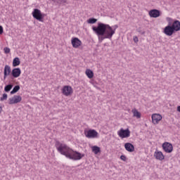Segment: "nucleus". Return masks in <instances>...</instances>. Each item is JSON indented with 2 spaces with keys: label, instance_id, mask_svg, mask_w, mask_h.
<instances>
[{
  "label": "nucleus",
  "instance_id": "obj_1",
  "mask_svg": "<svg viewBox=\"0 0 180 180\" xmlns=\"http://www.w3.org/2000/svg\"><path fill=\"white\" fill-rule=\"evenodd\" d=\"M93 32L97 34L99 43H102L105 39H112L115 34V30L108 24L98 22L96 27H92Z\"/></svg>",
  "mask_w": 180,
  "mask_h": 180
},
{
  "label": "nucleus",
  "instance_id": "obj_2",
  "mask_svg": "<svg viewBox=\"0 0 180 180\" xmlns=\"http://www.w3.org/2000/svg\"><path fill=\"white\" fill-rule=\"evenodd\" d=\"M57 150L58 153L62 154V155H65L66 158L72 160V161H79V160H82L83 157H85L84 154L73 150L65 144H60L57 147Z\"/></svg>",
  "mask_w": 180,
  "mask_h": 180
},
{
  "label": "nucleus",
  "instance_id": "obj_3",
  "mask_svg": "<svg viewBox=\"0 0 180 180\" xmlns=\"http://www.w3.org/2000/svg\"><path fill=\"white\" fill-rule=\"evenodd\" d=\"M34 19L39 20V22H43V19L46 16V14L42 13L39 8H34L32 13Z\"/></svg>",
  "mask_w": 180,
  "mask_h": 180
},
{
  "label": "nucleus",
  "instance_id": "obj_4",
  "mask_svg": "<svg viewBox=\"0 0 180 180\" xmlns=\"http://www.w3.org/2000/svg\"><path fill=\"white\" fill-rule=\"evenodd\" d=\"M117 135L120 139H129L130 137V130L129 129H124L122 128L117 131Z\"/></svg>",
  "mask_w": 180,
  "mask_h": 180
},
{
  "label": "nucleus",
  "instance_id": "obj_5",
  "mask_svg": "<svg viewBox=\"0 0 180 180\" xmlns=\"http://www.w3.org/2000/svg\"><path fill=\"white\" fill-rule=\"evenodd\" d=\"M84 136L87 139H96L98 137V131L95 129H89L84 131Z\"/></svg>",
  "mask_w": 180,
  "mask_h": 180
},
{
  "label": "nucleus",
  "instance_id": "obj_6",
  "mask_svg": "<svg viewBox=\"0 0 180 180\" xmlns=\"http://www.w3.org/2000/svg\"><path fill=\"white\" fill-rule=\"evenodd\" d=\"M20 102H22V96H20L15 95L13 97L8 99L9 105H15L20 103Z\"/></svg>",
  "mask_w": 180,
  "mask_h": 180
},
{
  "label": "nucleus",
  "instance_id": "obj_7",
  "mask_svg": "<svg viewBox=\"0 0 180 180\" xmlns=\"http://www.w3.org/2000/svg\"><path fill=\"white\" fill-rule=\"evenodd\" d=\"M163 33L166 34V36H172L175 33V31L172 25H168L164 28Z\"/></svg>",
  "mask_w": 180,
  "mask_h": 180
},
{
  "label": "nucleus",
  "instance_id": "obj_8",
  "mask_svg": "<svg viewBox=\"0 0 180 180\" xmlns=\"http://www.w3.org/2000/svg\"><path fill=\"white\" fill-rule=\"evenodd\" d=\"M161 120H162V115L160 114L152 115V123H153V124H158Z\"/></svg>",
  "mask_w": 180,
  "mask_h": 180
},
{
  "label": "nucleus",
  "instance_id": "obj_9",
  "mask_svg": "<svg viewBox=\"0 0 180 180\" xmlns=\"http://www.w3.org/2000/svg\"><path fill=\"white\" fill-rule=\"evenodd\" d=\"M62 94H63L65 96H70V95L72 94V87H71V86H64L62 89Z\"/></svg>",
  "mask_w": 180,
  "mask_h": 180
},
{
  "label": "nucleus",
  "instance_id": "obj_10",
  "mask_svg": "<svg viewBox=\"0 0 180 180\" xmlns=\"http://www.w3.org/2000/svg\"><path fill=\"white\" fill-rule=\"evenodd\" d=\"M162 148L165 153H172V150H174V147H172V144L165 142L162 144Z\"/></svg>",
  "mask_w": 180,
  "mask_h": 180
},
{
  "label": "nucleus",
  "instance_id": "obj_11",
  "mask_svg": "<svg viewBox=\"0 0 180 180\" xmlns=\"http://www.w3.org/2000/svg\"><path fill=\"white\" fill-rule=\"evenodd\" d=\"M22 74V70L19 68H15L11 70V75L13 78H19Z\"/></svg>",
  "mask_w": 180,
  "mask_h": 180
},
{
  "label": "nucleus",
  "instance_id": "obj_12",
  "mask_svg": "<svg viewBox=\"0 0 180 180\" xmlns=\"http://www.w3.org/2000/svg\"><path fill=\"white\" fill-rule=\"evenodd\" d=\"M12 74L11 66L6 65L4 70V79H6L7 77H9Z\"/></svg>",
  "mask_w": 180,
  "mask_h": 180
},
{
  "label": "nucleus",
  "instance_id": "obj_13",
  "mask_svg": "<svg viewBox=\"0 0 180 180\" xmlns=\"http://www.w3.org/2000/svg\"><path fill=\"white\" fill-rule=\"evenodd\" d=\"M81 44H82V41L79 39L75 37L72 39V46L74 49H78Z\"/></svg>",
  "mask_w": 180,
  "mask_h": 180
},
{
  "label": "nucleus",
  "instance_id": "obj_14",
  "mask_svg": "<svg viewBox=\"0 0 180 180\" xmlns=\"http://www.w3.org/2000/svg\"><path fill=\"white\" fill-rule=\"evenodd\" d=\"M161 15L159 10L157 9H153L149 11V15L150 18H159V16Z\"/></svg>",
  "mask_w": 180,
  "mask_h": 180
},
{
  "label": "nucleus",
  "instance_id": "obj_15",
  "mask_svg": "<svg viewBox=\"0 0 180 180\" xmlns=\"http://www.w3.org/2000/svg\"><path fill=\"white\" fill-rule=\"evenodd\" d=\"M171 26H172L173 30H174V32H179V30H180L179 20H174Z\"/></svg>",
  "mask_w": 180,
  "mask_h": 180
},
{
  "label": "nucleus",
  "instance_id": "obj_16",
  "mask_svg": "<svg viewBox=\"0 0 180 180\" xmlns=\"http://www.w3.org/2000/svg\"><path fill=\"white\" fill-rule=\"evenodd\" d=\"M154 157L156 158V160H159V161H162V160L165 158V156H164V154H162V152L161 151H155L154 153Z\"/></svg>",
  "mask_w": 180,
  "mask_h": 180
},
{
  "label": "nucleus",
  "instance_id": "obj_17",
  "mask_svg": "<svg viewBox=\"0 0 180 180\" xmlns=\"http://www.w3.org/2000/svg\"><path fill=\"white\" fill-rule=\"evenodd\" d=\"M124 148L129 153H133V151H134V146L131 143H126L124 144Z\"/></svg>",
  "mask_w": 180,
  "mask_h": 180
},
{
  "label": "nucleus",
  "instance_id": "obj_18",
  "mask_svg": "<svg viewBox=\"0 0 180 180\" xmlns=\"http://www.w3.org/2000/svg\"><path fill=\"white\" fill-rule=\"evenodd\" d=\"M131 112L134 117H136V119H140L141 117V113H140L137 109L134 108L131 110Z\"/></svg>",
  "mask_w": 180,
  "mask_h": 180
},
{
  "label": "nucleus",
  "instance_id": "obj_19",
  "mask_svg": "<svg viewBox=\"0 0 180 180\" xmlns=\"http://www.w3.org/2000/svg\"><path fill=\"white\" fill-rule=\"evenodd\" d=\"M91 150L93 151V153H94V154H99V153H101V148H99V146H94L91 147Z\"/></svg>",
  "mask_w": 180,
  "mask_h": 180
},
{
  "label": "nucleus",
  "instance_id": "obj_20",
  "mask_svg": "<svg viewBox=\"0 0 180 180\" xmlns=\"http://www.w3.org/2000/svg\"><path fill=\"white\" fill-rule=\"evenodd\" d=\"M18 65H20V60L19 58H15L13 60V67H18Z\"/></svg>",
  "mask_w": 180,
  "mask_h": 180
},
{
  "label": "nucleus",
  "instance_id": "obj_21",
  "mask_svg": "<svg viewBox=\"0 0 180 180\" xmlns=\"http://www.w3.org/2000/svg\"><path fill=\"white\" fill-rule=\"evenodd\" d=\"M86 75L88 77V78H94V72L89 69H87L86 70Z\"/></svg>",
  "mask_w": 180,
  "mask_h": 180
},
{
  "label": "nucleus",
  "instance_id": "obj_22",
  "mask_svg": "<svg viewBox=\"0 0 180 180\" xmlns=\"http://www.w3.org/2000/svg\"><path fill=\"white\" fill-rule=\"evenodd\" d=\"M56 5H61V4H67L68 0H51Z\"/></svg>",
  "mask_w": 180,
  "mask_h": 180
},
{
  "label": "nucleus",
  "instance_id": "obj_23",
  "mask_svg": "<svg viewBox=\"0 0 180 180\" xmlns=\"http://www.w3.org/2000/svg\"><path fill=\"white\" fill-rule=\"evenodd\" d=\"M19 89H20V86L19 85H16L13 87V90L11 91V94L13 95L15 94H16V92H18L19 91Z\"/></svg>",
  "mask_w": 180,
  "mask_h": 180
},
{
  "label": "nucleus",
  "instance_id": "obj_24",
  "mask_svg": "<svg viewBox=\"0 0 180 180\" xmlns=\"http://www.w3.org/2000/svg\"><path fill=\"white\" fill-rule=\"evenodd\" d=\"M13 88V84H9L4 87L5 92H9Z\"/></svg>",
  "mask_w": 180,
  "mask_h": 180
},
{
  "label": "nucleus",
  "instance_id": "obj_25",
  "mask_svg": "<svg viewBox=\"0 0 180 180\" xmlns=\"http://www.w3.org/2000/svg\"><path fill=\"white\" fill-rule=\"evenodd\" d=\"M97 21H98V20H96V18H89V20H87V23H89L90 25H94V23H96Z\"/></svg>",
  "mask_w": 180,
  "mask_h": 180
},
{
  "label": "nucleus",
  "instance_id": "obj_26",
  "mask_svg": "<svg viewBox=\"0 0 180 180\" xmlns=\"http://www.w3.org/2000/svg\"><path fill=\"white\" fill-rule=\"evenodd\" d=\"M8 99V94H4L2 97L0 98V101L3 102V101H6Z\"/></svg>",
  "mask_w": 180,
  "mask_h": 180
},
{
  "label": "nucleus",
  "instance_id": "obj_27",
  "mask_svg": "<svg viewBox=\"0 0 180 180\" xmlns=\"http://www.w3.org/2000/svg\"><path fill=\"white\" fill-rule=\"evenodd\" d=\"M4 51L5 54H9V53H11V49H9L8 47H5L4 49Z\"/></svg>",
  "mask_w": 180,
  "mask_h": 180
},
{
  "label": "nucleus",
  "instance_id": "obj_28",
  "mask_svg": "<svg viewBox=\"0 0 180 180\" xmlns=\"http://www.w3.org/2000/svg\"><path fill=\"white\" fill-rule=\"evenodd\" d=\"M111 27H112V30H114V34H115V33L116 32V30L117 29V27H119V26L114 25V26H112Z\"/></svg>",
  "mask_w": 180,
  "mask_h": 180
},
{
  "label": "nucleus",
  "instance_id": "obj_29",
  "mask_svg": "<svg viewBox=\"0 0 180 180\" xmlns=\"http://www.w3.org/2000/svg\"><path fill=\"white\" fill-rule=\"evenodd\" d=\"M120 160H122V161H126L127 158L125 155H122L120 156Z\"/></svg>",
  "mask_w": 180,
  "mask_h": 180
},
{
  "label": "nucleus",
  "instance_id": "obj_30",
  "mask_svg": "<svg viewBox=\"0 0 180 180\" xmlns=\"http://www.w3.org/2000/svg\"><path fill=\"white\" fill-rule=\"evenodd\" d=\"M2 33H4V27L0 25V34H2Z\"/></svg>",
  "mask_w": 180,
  "mask_h": 180
},
{
  "label": "nucleus",
  "instance_id": "obj_31",
  "mask_svg": "<svg viewBox=\"0 0 180 180\" xmlns=\"http://www.w3.org/2000/svg\"><path fill=\"white\" fill-rule=\"evenodd\" d=\"M134 41H135V43H137V41H139V38L137 37H134Z\"/></svg>",
  "mask_w": 180,
  "mask_h": 180
},
{
  "label": "nucleus",
  "instance_id": "obj_32",
  "mask_svg": "<svg viewBox=\"0 0 180 180\" xmlns=\"http://www.w3.org/2000/svg\"><path fill=\"white\" fill-rule=\"evenodd\" d=\"M177 112H180V105H179V106L177 107Z\"/></svg>",
  "mask_w": 180,
  "mask_h": 180
},
{
  "label": "nucleus",
  "instance_id": "obj_33",
  "mask_svg": "<svg viewBox=\"0 0 180 180\" xmlns=\"http://www.w3.org/2000/svg\"><path fill=\"white\" fill-rule=\"evenodd\" d=\"M145 32H141V34H144Z\"/></svg>",
  "mask_w": 180,
  "mask_h": 180
}]
</instances>
